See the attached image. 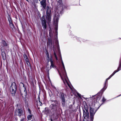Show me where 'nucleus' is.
Wrapping results in <instances>:
<instances>
[{
  "label": "nucleus",
  "instance_id": "1",
  "mask_svg": "<svg viewBox=\"0 0 121 121\" xmlns=\"http://www.w3.org/2000/svg\"><path fill=\"white\" fill-rule=\"evenodd\" d=\"M60 60L63 66V69H61V72H60L59 71H58V72L64 84L66 86L67 85L71 89V86L70 85L69 80L67 76L64 65L61 56H60Z\"/></svg>",
  "mask_w": 121,
  "mask_h": 121
},
{
  "label": "nucleus",
  "instance_id": "2",
  "mask_svg": "<svg viewBox=\"0 0 121 121\" xmlns=\"http://www.w3.org/2000/svg\"><path fill=\"white\" fill-rule=\"evenodd\" d=\"M84 118L83 121H88V119L89 117V113L87 109L85 110H83Z\"/></svg>",
  "mask_w": 121,
  "mask_h": 121
},
{
  "label": "nucleus",
  "instance_id": "3",
  "mask_svg": "<svg viewBox=\"0 0 121 121\" xmlns=\"http://www.w3.org/2000/svg\"><path fill=\"white\" fill-rule=\"evenodd\" d=\"M17 86L16 83L14 82L13 83L10 87V91L11 93L14 94L16 91Z\"/></svg>",
  "mask_w": 121,
  "mask_h": 121
},
{
  "label": "nucleus",
  "instance_id": "4",
  "mask_svg": "<svg viewBox=\"0 0 121 121\" xmlns=\"http://www.w3.org/2000/svg\"><path fill=\"white\" fill-rule=\"evenodd\" d=\"M96 111V110H95L94 109L91 107L90 108V118L91 121H93L94 116Z\"/></svg>",
  "mask_w": 121,
  "mask_h": 121
},
{
  "label": "nucleus",
  "instance_id": "5",
  "mask_svg": "<svg viewBox=\"0 0 121 121\" xmlns=\"http://www.w3.org/2000/svg\"><path fill=\"white\" fill-rule=\"evenodd\" d=\"M23 89L20 90V93L22 97L25 98L26 97V92L25 87L24 86V85H23Z\"/></svg>",
  "mask_w": 121,
  "mask_h": 121
},
{
  "label": "nucleus",
  "instance_id": "6",
  "mask_svg": "<svg viewBox=\"0 0 121 121\" xmlns=\"http://www.w3.org/2000/svg\"><path fill=\"white\" fill-rule=\"evenodd\" d=\"M50 13L51 11L50 9L48 7L47 12V18L49 21L48 23L51 20V16Z\"/></svg>",
  "mask_w": 121,
  "mask_h": 121
},
{
  "label": "nucleus",
  "instance_id": "7",
  "mask_svg": "<svg viewBox=\"0 0 121 121\" xmlns=\"http://www.w3.org/2000/svg\"><path fill=\"white\" fill-rule=\"evenodd\" d=\"M42 26L44 29H46L47 26L46 24V22L45 19L44 17H43L42 21Z\"/></svg>",
  "mask_w": 121,
  "mask_h": 121
},
{
  "label": "nucleus",
  "instance_id": "8",
  "mask_svg": "<svg viewBox=\"0 0 121 121\" xmlns=\"http://www.w3.org/2000/svg\"><path fill=\"white\" fill-rule=\"evenodd\" d=\"M46 0H42L40 2L41 5L44 9H45L46 6Z\"/></svg>",
  "mask_w": 121,
  "mask_h": 121
},
{
  "label": "nucleus",
  "instance_id": "9",
  "mask_svg": "<svg viewBox=\"0 0 121 121\" xmlns=\"http://www.w3.org/2000/svg\"><path fill=\"white\" fill-rule=\"evenodd\" d=\"M115 74V73H114V72H113L112 74L108 78H107L106 79V82L105 83V86H104V87L103 88V89H102V90H104V91L107 88V86H106V82L108 80H109V79L114 74Z\"/></svg>",
  "mask_w": 121,
  "mask_h": 121
},
{
  "label": "nucleus",
  "instance_id": "10",
  "mask_svg": "<svg viewBox=\"0 0 121 121\" xmlns=\"http://www.w3.org/2000/svg\"><path fill=\"white\" fill-rule=\"evenodd\" d=\"M51 65L50 66V68H56V67L54 65V63L53 61L51 59V58L50 60Z\"/></svg>",
  "mask_w": 121,
  "mask_h": 121
},
{
  "label": "nucleus",
  "instance_id": "11",
  "mask_svg": "<svg viewBox=\"0 0 121 121\" xmlns=\"http://www.w3.org/2000/svg\"><path fill=\"white\" fill-rule=\"evenodd\" d=\"M16 113H17L18 115L20 116L22 113V110L21 109H18L16 110Z\"/></svg>",
  "mask_w": 121,
  "mask_h": 121
},
{
  "label": "nucleus",
  "instance_id": "12",
  "mask_svg": "<svg viewBox=\"0 0 121 121\" xmlns=\"http://www.w3.org/2000/svg\"><path fill=\"white\" fill-rule=\"evenodd\" d=\"M60 94L61 95V97L62 101L63 102H65V95L63 93H60Z\"/></svg>",
  "mask_w": 121,
  "mask_h": 121
},
{
  "label": "nucleus",
  "instance_id": "13",
  "mask_svg": "<svg viewBox=\"0 0 121 121\" xmlns=\"http://www.w3.org/2000/svg\"><path fill=\"white\" fill-rule=\"evenodd\" d=\"M47 56V59L48 62L50 61V58L49 54L48 51L46 52Z\"/></svg>",
  "mask_w": 121,
  "mask_h": 121
},
{
  "label": "nucleus",
  "instance_id": "14",
  "mask_svg": "<svg viewBox=\"0 0 121 121\" xmlns=\"http://www.w3.org/2000/svg\"><path fill=\"white\" fill-rule=\"evenodd\" d=\"M48 44L49 45H51V46L52 47V40H51L48 39Z\"/></svg>",
  "mask_w": 121,
  "mask_h": 121
},
{
  "label": "nucleus",
  "instance_id": "15",
  "mask_svg": "<svg viewBox=\"0 0 121 121\" xmlns=\"http://www.w3.org/2000/svg\"><path fill=\"white\" fill-rule=\"evenodd\" d=\"M9 25L10 27L13 29V30L15 28V26L13 23H11Z\"/></svg>",
  "mask_w": 121,
  "mask_h": 121
},
{
  "label": "nucleus",
  "instance_id": "16",
  "mask_svg": "<svg viewBox=\"0 0 121 121\" xmlns=\"http://www.w3.org/2000/svg\"><path fill=\"white\" fill-rule=\"evenodd\" d=\"M2 44L4 46H7V44L4 41H2Z\"/></svg>",
  "mask_w": 121,
  "mask_h": 121
},
{
  "label": "nucleus",
  "instance_id": "17",
  "mask_svg": "<svg viewBox=\"0 0 121 121\" xmlns=\"http://www.w3.org/2000/svg\"><path fill=\"white\" fill-rule=\"evenodd\" d=\"M32 117V115H28L27 117V118L28 120H30L31 119Z\"/></svg>",
  "mask_w": 121,
  "mask_h": 121
},
{
  "label": "nucleus",
  "instance_id": "18",
  "mask_svg": "<svg viewBox=\"0 0 121 121\" xmlns=\"http://www.w3.org/2000/svg\"><path fill=\"white\" fill-rule=\"evenodd\" d=\"M24 56L25 59L26 60V61L27 62V61L28 60L27 57L26 55L25 54H24Z\"/></svg>",
  "mask_w": 121,
  "mask_h": 121
},
{
  "label": "nucleus",
  "instance_id": "19",
  "mask_svg": "<svg viewBox=\"0 0 121 121\" xmlns=\"http://www.w3.org/2000/svg\"><path fill=\"white\" fill-rule=\"evenodd\" d=\"M8 20L9 21V22H10V21H12V19L10 17L9 15V17H8Z\"/></svg>",
  "mask_w": 121,
  "mask_h": 121
},
{
  "label": "nucleus",
  "instance_id": "20",
  "mask_svg": "<svg viewBox=\"0 0 121 121\" xmlns=\"http://www.w3.org/2000/svg\"><path fill=\"white\" fill-rule=\"evenodd\" d=\"M54 55L56 58V59L57 60V56L56 55V53L55 52H54Z\"/></svg>",
  "mask_w": 121,
  "mask_h": 121
},
{
  "label": "nucleus",
  "instance_id": "21",
  "mask_svg": "<svg viewBox=\"0 0 121 121\" xmlns=\"http://www.w3.org/2000/svg\"><path fill=\"white\" fill-rule=\"evenodd\" d=\"M58 19H56V25L57 26V24L58 23Z\"/></svg>",
  "mask_w": 121,
  "mask_h": 121
},
{
  "label": "nucleus",
  "instance_id": "22",
  "mask_svg": "<svg viewBox=\"0 0 121 121\" xmlns=\"http://www.w3.org/2000/svg\"><path fill=\"white\" fill-rule=\"evenodd\" d=\"M26 62L27 64V65H29L30 64V63H29V62L28 61V60L27 61V62L26 61Z\"/></svg>",
  "mask_w": 121,
  "mask_h": 121
},
{
  "label": "nucleus",
  "instance_id": "23",
  "mask_svg": "<svg viewBox=\"0 0 121 121\" xmlns=\"http://www.w3.org/2000/svg\"><path fill=\"white\" fill-rule=\"evenodd\" d=\"M105 100H106V99L104 98H103V99H102V101L103 102L104 101H105Z\"/></svg>",
  "mask_w": 121,
  "mask_h": 121
},
{
  "label": "nucleus",
  "instance_id": "24",
  "mask_svg": "<svg viewBox=\"0 0 121 121\" xmlns=\"http://www.w3.org/2000/svg\"><path fill=\"white\" fill-rule=\"evenodd\" d=\"M9 24H11V23H13L12 22V21H10V22H9Z\"/></svg>",
  "mask_w": 121,
  "mask_h": 121
},
{
  "label": "nucleus",
  "instance_id": "25",
  "mask_svg": "<svg viewBox=\"0 0 121 121\" xmlns=\"http://www.w3.org/2000/svg\"><path fill=\"white\" fill-rule=\"evenodd\" d=\"M78 95L79 97H81V95L79 94V93H78L77 94Z\"/></svg>",
  "mask_w": 121,
  "mask_h": 121
},
{
  "label": "nucleus",
  "instance_id": "26",
  "mask_svg": "<svg viewBox=\"0 0 121 121\" xmlns=\"http://www.w3.org/2000/svg\"><path fill=\"white\" fill-rule=\"evenodd\" d=\"M24 118H22V119L21 120V121H23L24 119Z\"/></svg>",
  "mask_w": 121,
  "mask_h": 121
},
{
  "label": "nucleus",
  "instance_id": "27",
  "mask_svg": "<svg viewBox=\"0 0 121 121\" xmlns=\"http://www.w3.org/2000/svg\"><path fill=\"white\" fill-rule=\"evenodd\" d=\"M49 35L51 36V31H49Z\"/></svg>",
  "mask_w": 121,
  "mask_h": 121
},
{
  "label": "nucleus",
  "instance_id": "28",
  "mask_svg": "<svg viewBox=\"0 0 121 121\" xmlns=\"http://www.w3.org/2000/svg\"><path fill=\"white\" fill-rule=\"evenodd\" d=\"M28 111L30 113V110L29 109H28Z\"/></svg>",
  "mask_w": 121,
  "mask_h": 121
},
{
  "label": "nucleus",
  "instance_id": "29",
  "mask_svg": "<svg viewBox=\"0 0 121 121\" xmlns=\"http://www.w3.org/2000/svg\"><path fill=\"white\" fill-rule=\"evenodd\" d=\"M28 2L29 1V0H26Z\"/></svg>",
  "mask_w": 121,
  "mask_h": 121
},
{
  "label": "nucleus",
  "instance_id": "30",
  "mask_svg": "<svg viewBox=\"0 0 121 121\" xmlns=\"http://www.w3.org/2000/svg\"><path fill=\"white\" fill-rule=\"evenodd\" d=\"M56 30L57 29V27H56Z\"/></svg>",
  "mask_w": 121,
  "mask_h": 121
},
{
  "label": "nucleus",
  "instance_id": "31",
  "mask_svg": "<svg viewBox=\"0 0 121 121\" xmlns=\"http://www.w3.org/2000/svg\"><path fill=\"white\" fill-rule=\"evenodd\" d=\"M51 121H52V119H51Z\"/></svg>",
  "mask_w": 121,
  "mask_h": 121
},
{
  "label": "nucleus",
  "instance_id": "32",
  "mask_svg": "<svg viewBox=\"0 0 121 121\" xmlns=\"http://www.w3.org/2000/svg\"><path fill=\"white\" fill-rule=\"evenodd\" d=\"M39 99H40V98H39ZM39 102H40V100H39Z\"/></svg>",
  "mask_w": 121,
  "mask_h": 121
},
{
  "label": "nucleus",
  "instance_id": "33",
  "mask_svg": "<svg viewBox=\"0 0 121 121\" xmlns=\"http://www.w3.org/2000/svg\"><path fill=\"white\" fill-rule=\"evenodd\" d=\"M121 95H119V96H120Z\"/></svg>",
  "mask_w": 121,
  "mask_h": 121
},
{
  "label": "nucleus",
  "instance_id": "34",
  "mask_svg": "<svg viewBox=\"0 0 121 121\" xmlns=\"http://www.w3.org/2000/svg\"><path fill=\"white\" fill-rule=\"evenodd\" d=\"M31 121H33V120H32Z\"/></svg>",
  "mask_w": 121,
  "mask_h": 121
},
{
  "label": "nucleus",
  "instance_id": "35",
  "mask_svg": "<svg viewBox=\"0 0 121 121\" xmlns=\"http://www.w3.org/2000/svg\"><path fill=\"white\" fill-rule=\"evenodd\" d=\"M39 1L40 0H39Z\"/></svg>",
  "mask_w": 121,
  "mask_h": 121
}]
</instances>
